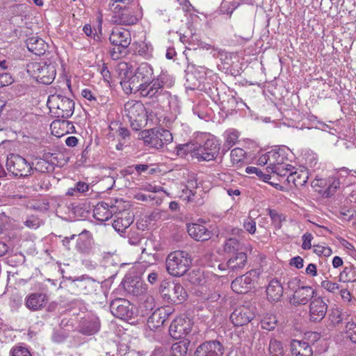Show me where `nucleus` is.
Segmentation results:
<instances>
[{
    "label": "nucleus",
    "mask_w": 356,
    "mask_h": 356,
    "mask_svg": "<svg viewBox=\"0 0 356 356\" xmlns=\"http://www.w3.org/2000/svg\"><path fill=\"white\" fill-rule=\"evenodd\" d=\"M346 333L352 342L356 343V324L354 322H348L346 325Z\"/></svg>",
    "instance_id": "50"
},
{
    "label": "nucleus",
    "mask_w": 356,
    "mask_h": 356,
    "mask_svg": "<svg viewBox=\"0 0 356 356\" xmlns=\"http://www.w3.org/2000/svg\"><path fill=\"white\" fill-rule=\"evenodd\" d=\"M188 343L179 341L175 343L171 348V356H186L188 351Z\"/></svg>",
    "instance_id": "37"
},
{
    "label": "nucleus",
    "mask_w": 356,
    "mask_h": 356,
    "mask_svg": "<svg viewBox=\"0 0 356 356\" xmlns=\"http://www.w3.org/2000/svg\"><path fill=\"white\" fill-rule=\"evenodd\" d=\"M149 50H151V48L144 42L138 44L135 49L136 52L138 55L144 57H147L149 56Z\"/></svg>",
    "instance_id": "53"
},
{
    "label": "nucleus",
    "mask_w": 356,
    "mask_h": 356,
    "mask_svg": "<svg viewBox=\"0 0 356 356\" xmlns=\"http://www.w3.org/2000/svg\"><path fill=\"white\" fill-rule=\"evenodd\" d=\"M101 74H102L104 81L109 82L111 74H110V72L108 71L107 67L105 65V64L103 65V66L101 69Z\"/></svg>",
    "instance_id": "62"
},
{
    "label": "nucleus",
    "mask_w": 356,
    "mask_h": 356,
    "mask_svg": "<svg viewBox=\"0 0 356 356\" xmlns=\"http://www.w3.org/2000/svg\"><path fill=\"white\" fill-rule=\"evenodd\" d=\"M290 264L297 268L300 269L303 267V259L300 257H296L291 259Z\"/></svg>",
    "instance_id": "60"
},
{
    "label": "nucleus",
    "mask_w": 356,
    "mask_h": 356,
    "mask_svg": "<svg viewBox=\"0 0 356 356\" xmlns=\"http://www.w3.org/2000/svg\"><path fill=\"white\" fill-rule=\"evenodd\" d=\"M309 179L308 170L305 168L291 172L286 178L289 184H293L297 188L303 186Z\"/></svg>",
    "instance_id": "30"
},
{
    "label": "nucleus",
    "mask_w": 356,
    "mask_h": 356,
    "mask_svg": "<svg viewBox=\"0 0 356 356\" xmlns=\"http://www.w3.org/2000/svg\"><path fill=\"white\" fill-rule=\"evenodd\" d=\"M259 275V272L257 270H250L245 274L235 278L232 282L231 288L236 293H246L254 287Z\"/></svg>",
    "instance_id": "8"
},
{
    "label": "nucleus",
    "mask_w": 356,
    "mask_h": 356,
    "mask_svg": "<svg viewBox=\"0 0 356 356\" xmlns=\"http://www.w3.org/2000/svg\"><path fill=\"white\" fill-rule=\"evenodd\" d=\"M133 0H111L108 4L109 9L112 12H118L122 9L129 8V5Z\"/></svg>",
    "instance_id": "42"
},
{
    "label": "nucleus",
    "mask_w": 356,
    "mask_h": 356,
    "mask_svg": "<svg viewBox=\"0 0 356 356\" xmlns=\"http://www.w3.org/2000/svg\"><path fill=\"white\" fill-rule=\"evenodd\" d=\"M268 213L270 216L273 223L277 229H280L282 221L285 220V217L282 214H280L274 209H268Z\"/></svg>",
    "instance_id": "45"
},
{
    "label": "nucleus",
    "mask_w": 356,
    "mask_h": 356,
    "mask_svg": "<svg viewBox=\"0 0 356 356\" xmlns=\"http://www.w3.org/2000/svg\"><path fill=\"white\" fill-rule=\"evenodd\" d=\"M168 315L164 308L156 309L147 320L149 327L153 330L161 327L168 318Z\"/></svg>",
    "instance_id": "28"
},
{
    "label": "nucleus",
    "mask_w": 356,
    "mask_h": 356,
    "mask_svg": "<svg viewBox=\"0 0 356 356\" xmlns=\"http://www.w3.org/2000/svg\"><path fill=\"white\" fill-rule=\"evenodd\" d=\"M191 256L187 252H172L166 258V270L172 276L181 277L191 268Z\"/></svg>",
    "instance_id": "3"
},
{
    "label": "nucleus",
    "mask_w": 356,
    "mask_h": 356,
    "mask_svg": "<svg viewBox=\"0 0 356 356\" xmlns=\"http://www.w3.org/2000/svg\"><path fill=\"white\" fill-rule=\"evenodd\" d=\"M72 293L76 295L92 296L99 288V283L88 277L81 276L74 279L70 283Z\"/></svg>",
    "instance_id": "10"
},
{
    "label": "nucleus",
    "mask_w": 356,
    "mask_h": 356,
    "mask_svg": "<svg viewBox=\"0 0 356 356\" xmlns=\"http://www.w3.org/2000/svg\"><path fill=\"white\" fill-rule=\"evenodd\" d=\"M339 280L343 282H356V268L352 266L345 267L339 275Z\"/></svg>",
    "instance_id": "36"
},
{
    "label": "nucleus",
    "mask_w": 356,
    "mask_h": 356,
    "mask_svg": "<svg viewBox=\"0 0 356 356\" xmlns=\"http://www.w3.org/2000/svg\"><path fill=\"white\" fill-rule=\"evenodd\" d=\"M51 134L57 138H60L74 129L72 122L65 120H56L52 122L50 125Z\"/></svg>",
    "instance_id": "25"
},
{
    "label": "nucleus",
    "mask_w": 356,
    "mask_h": 356,
    "mask_svg": "<svg viewBox=\"0 0 356 356\" xmlns=\"http://www.w3.org/2000/svg\"><path fill=\"white\" fill-rule=\"evenodd\" d=\"M189 282L193 284H202L203 281L202 273L199 270H192L188 275Z\"/></svg>",
    "instance_id": "49"
},
{
    "label": "nucleus",
    "mask_w": 356,
    "mask_h": 356,
    "mask_svg": "<svg viewBox=\"0 0 356 356\" xmlns=\"http://www.w3.org/2000/svg\"><path fill=\"white\" fill-rule=\"evenodd\" d=\"M40 116L36 114L26 113L24 116V125L29 135L36 134L38 127Z\"/></svg>",
    "instance_id": "33"
},
{
    "label": "nucleus",
    "mask_w": 356,
    "mask_h": 356,
    "mask_svg": "<svg viewBox=\"0 0 356 356\" xmlns=\"http://www.w3.org/2000/svg\"><path fill=\"white\" fill-rule=\"evenodd\" d=\"M243 227L248 232L252 234L256 231V222L252 218H248L243 222Z\"/></svg>",
    "instance_id": "54"
},
{
    "label": "nucleus",
    "mask_w": 356,
    "mask_h": 356,
    "mask_svg": "<svg viewBox=\"0 0 356 356\" xmlns=\"http://www.w3.org/2000/svg\"><path fill=\"white\" fill-rule=\"evenodd\" d=\"M306 273L310 275L312 277L317 275V270L315 264H309L306 268Z\"/></svg>",
    "instance_id": "61"
},
{
    "label": "nucleus",
    "mask_w": 356,
    "mask_h": 356,
    "mask_svg": "<svg viewBox=\"0 0 356 356\" xmlns=\"http://www.w3.org/2000/svg\"><path fill=\"white\" fill-rule=\"evenodd\" d=\"M285 157L279 151L273 149L268 152V158L269 165L266 168L267 172L274 169V167H277L278 165L282 164L284 161Z\"/></svg>",
    "instance_id": "34"
},
{
    "label": "nucleus",
    "mask_w": 356,
    "mask_h": 356,
    "mask_svg": "<svg viewBox=\"0 0 356 356\" xmlns=\"http://www.w3.org/2000/svg\"><path fill=\"white\" fill-rule=\"evenodd\" d=\"M277 323V320L275 315L267 314L261 321V327L264 330L270 331L275 327Z\"/></svg>",
    "instance_id": "39"
},
{
    "label": "nucleus",
    "mask_w": 356,
    "mask_h": 356,
    "mask_svg": "<svg viewBox=\"0 0 356 356\" xmlns=\"http://www.w3.org/2000/svg\"><path fill=\"white\" fill-rule=\"evenodd\" d=\"M6 167L14 177H22V156L17 154H10L7 157Z\"/></svg>",
    "instance_id": "24"
},
{
    "label": "nucleus",
    "mask_w": 356,
    "mask_h": 356,
    "mask_svg": "<svg viewBox=\"0 0 356 356\" xmlns=\"http://www.w3.org/2000/svg\"><path fill=\"white\" fill-rule=\"evenodd\" d=\"M163 86L164 82L162 80L159 79H154L153 78L149 83L141 86L140 90H137V92H139L143 97H157L162 94Z\"/></svg>",
    "instance_id": "20"
},
{
    "label": "nucleus",
    "mask_w": 356,
    "mask_h": 356,
    "mask_svg": "<svg viewBox=\"0 0 356 356\" xmlns=\"http://www.w3.org/2000/svg\"><path fill=\"white\" fill-rule=\"evenodd\" d=\"M321 286L324 289L332 293H335L339 290V285L337 283L332 282L330 280L323 281Z\"/></svg>",
    "instance_id": "52"
},
{
    "label": "nucleus",
    "mask_w": 356,
    "mask_h": 356,
    "mask_svg": "<svg viewBox=\"0 0 356 356\" xmlns=\"http://www.w3.org/2000/svg\"><path fill=\"white\" fill-rule=\"evenodd\" d=\"M47 300V296L44 293H33L26 300V307L32 310H37L43 307Z\"/></svg>",
    "instance_id": "32"
},
{
    "label": "nucleus",
    "mask_w": 356,
    "mask_h": 356,
    "mask_svg": "<svg viewBox=\"0 0 356 356\" xmlns=\"http://www.w3.org/2000/svg\"><path fill=\"white\" fill-rule=\"evenodd\" d=\"M188 234L195 241H204L211 237V232L204 225L200 223L189 224L187 227Z\"/></svg>",
    "instance_id": "23"
},
{
    "label": "nucleus",
    "mask_w": 356,
    "mask_h": 356,
    "mask_svg": "<svg viewBox=\"0 0 356 356\" xmlns=\"http://www.w3.org/2000/svg\"><path fill=\"white\" fill-rule=\"evenodd\" d=\"M220 150V145L214 138L207 139L203 145L184 144L177 147L178 155L183 156L190 152L193 158L198 161H210L214 160Z\"/></svg>",
    "instance_id": "2"
},
{
    "label": "nucleus",
    "mask_w": 356,
    "mask_h": 356,
    "mask_svg": "<svg viewBox=\"0 0 356 356\" xmlns=\"http://www.w3.org/2000/svg\"><path fill=\"white\" fill-rule=\"evenodd\" d=\"M112 13V22L115 24L127 26L135 24L138 22V18L130 8Z\"/></svg>",
    "instance_id": "22"
},
{
    "label": "nucleus",
    "mask_w": 356,
    "mask_h": 356,
    "mask_svg": "<svg viewBox=\"0 0 356 356\" xmlns=\"http://www.w3.org/2000/svg\"><path fill=\"white\" fill-rule=\"evenodd\" d=\"M74 102L61 95H52L49 97L47 106L50 112L56 118H68L74 111Z\"/></svg>",
    "instance_id": "7"
},
{
    "label": "nucleus",
    "mask_w": 356,
    "mask_h": 356,
    "mask_svg": "<svg viewBox=\"0 0 356 356\" xmlns=\"http://www.w3.org/2000/svg\"><path fill=\"white\" fill-rule=\"evenodd\" d=\"M270 356H284V348L281 342L271 339L269 343Z\"/></svg>",
    "instance_id": "40"
},
{
    "label": "nucleus",
    "mask_w": 356,
    "mask_h": 356,
    "mask_svg": "<svg viewBox=\"0 0 356 356\" xmlns=\"http://www.w3.org/2000/svg\"><path fill=\"white\" fill-rule=\"evenodd\" d=\"M99 330V323L97 321H90L83 325L81 333L86 335H92Z\"/></svg>",
    "instance_id": "41"
},
{
    "label": "nucleus",
    "mask_w": 356,
    "mask_h": 356,
    "mask_svg": "<svg viewBox=\"0 0 356 356\" xmlns=\"http://www.w3.org/2000/svg\"><path fill=\"white\" fill-rule=\"evenodd\" d=\"M11 356H22V346H17L13 348L10 352Z\"/></svg>",
    "instance_id": "64"
},
{
    "label": "nucleus",
    "mask_w": 356,
    "mask_h": 356,
    "mask_svg": "<svg viewBox=\"0 0 356 356\" xmlns=\"http://www.w3.org/2000/svg\"><path fill=\"white\" fill-rule=\"evenodd\" d=\"M138 138L144 141L145 145L157 149L173 140L170 131L159 128L143 130L139 133Z\"/></svg>",
    "instance_id": "6"
},
{
    "label": "nucleus",
    "mask_w": 356,
    "mask_h": 356,
    "mask_svg": "<svg viewBox=\"0 0 356 356\" xmlns=\"http://www.w3.org/2000/svg\"><path fill=\"white\" fill-rule=\"evenodd\" d=\"M316 297V291L311 286H301L297 289L292 297L290 303L294 306L305 305Z\"/></svg>",
    "instance_id": "18"
},
{
    "label": "nucleus",
    "mask_w": 356,
    "mask_h": 356,
    "mask_svg": "<svg viewBox=\"0 0 356 356\" xmlns=\"http://www.w3.org/2000/svg\"><path fill=\"white\" fill-rule=\"evenodd\" d=\"M25 225L30 228L36 229L40 226V222L37 218L32 216L26 220Z\"/></svg>",
    "instance_id": "57"
},
{
    "label": "nucleus",
    "mask_w": 356,
    "mask_h": 356,
    "mask_svg": "<svg viewBox=\"0 0 356 356\" xmlns=\"http://www.w3.org/2000/svg\"><path fill=\"white\" fill-rule=\"evenodd\" d=\"M254 316L249 306L237 307L230 315V320L235 326H243L250 322Z\"/></svg>",
    "instance_id": "17"
},
{
    "label": "nucleus",
    "mask_w": 356,
    "mask_h": 356,
    "mask_svg": "<svg viewBox=\"0 0 356 356\" xmlns=\"http://www.w3.org/2000/svg\"><path fill=\"white\" fill-rule=\"evenodd\" d=\"M290 346L293 356H312V349L307 342L294 339Z\"/></svg>",
    "instance_id": "29"
},
{
    "label": "nucleus",
    "mask_w": 356,
    "mask_h": 356,
    "mask_svg": "<svg viewBox=\"0 0 356 356\" xmlns=\"http://www.w3.org/2000/svg\"><path fill=\"white\" fill-rule=\"evenodd\" d=\"M327 310V305L320 296L313 298L309 306V321L312 322L321 321Z\"/></svg>",
    "instance_id": "16"
},
{
    "label": "nucleus",
    "mask_w": 356,
    "mask_h": 356,
    "mask_svg": "<svg viewBox=\"0 0 356 356\" xmlns=\"http://www.w3.org/2000/svg\"><path fill=\"white\" fill-rule=\"evenodd\" d=\"M161 293L163 298L170 303L179 304L187 297V293L182 285L174 282L163 284Z\"/></svg>",
    "instance_id": "9"
},
{
    "label": "nucleus",
    "mask_w": 356,
    "mask_h": 356,
    "mask_svg": "<svg viewBox=\"0 0 356 356\" xmlns=\"http://www.w3.org/2000/svg\"><path fill=\"white\" fill-rule=\"evenodd\" d=\"M313 236L310 233H305L302 236V247L304 250H309L312 247V240Z\"/></svg>",
    "instance_id": "56"
},
{
    "label": "nucleus",
    "mask_w": 356,
    "mask_h": 356,
    "mask_svg": "<svg viewBox=\"0 0 356 356\" xmlns=\"http://www.w3.org/2000/svg\"><path fill=\"white\" fill-rule=\"evenodd\" d=\"M26 45L28 51L36 56L42 55L46 51V43L36 35L27 38L26 40Z\"/></svg>",
    "instance_id": "26"
},
{
    "label": "nucleus",
    "mask_w": 356,
    "mask_h": 356,
    "mask_svg": "<svg viewBox=\"0 0 356 356\" xmlns=\"http://www.w3.org/2000/svg\"><path fill=\"white\" fill-rule=\"evenodd\" d=\"M222 345L217 341H207L200 344L195 352V356H222Z\"/></svg>",
    "instance_id": "19"
},
{
    "label": "nucleus",
    "mask_w": 356,
    "mask_h": 356,
    "mask_svg": "<svg viewBox=\"0 0 356 356\" xmlns=\"http://www.w3.org/2000/svg\"><path fill=\"white\" fill-rule=\"evenodd\" d=\"M267 298L270 301L277 302L283 296V287L277 280H271L266 289Z\"/></svg>",
    "instance_id": "31"
},
{
    "label": "nucleus",
    "mask_w": 356,
    "mask_h": 356,
    "mask_svg": "<svg viewBox=\"0 0 356 356\" xmlns=\"http://www.w3.org/2000/svg\"><path fill=\"white\" fill-rule=\"evenodd\" d=\"M128 204L123 202L115 214V219L113 222V228L118 232H123L134 222V216L130 213Z\"/></svg>",
    "instance_id": "12"
},
{
    "label": "nucleus",
    "mask_w": 356,
    "mask_h": 356,
    "mask_svg": "<svg viewBox=\"0 0 356 356\" xmlns=\"http://www.w3.org/2000/svg\"><path fill=\"white\" fill-rule=\"evenodd\" d=\"M340 293H341V296L342 299L344 301L350 302L351 295H350V293L349 292V291H348L346 289H341Z\"/></svg>",
    "instance_id": "63"
},
{
    "label": "nucleus",
    "mask_w": 356,
    "mask_h": 356,
    "mask_svg": "<svg viewBox=\"0 0 356 356\" xmlns=\"http://www.w3.org/2000/svg\"><path fill=\"white\" fill-rule=\"evenodd\" d=\"M239 248V241L235 238L227 239L224 245V250L226 252H232L238 250Z\"/></svg>",
    "instance_id": "48"
},
{
    "label": "nucleus",
    "mask_w": 356,
    "mask_h": 356,
    "mask_svg": "<svg viewBox=\"0 0 356 356\" xmlns=\"http://www.w3.org/2000/svg\"><path fill=\"white\" fill-rule=\"evenodd\" d=\"M121 86L127 94L136 93L140 88L153 79V68L147 63H140L134 72L127 63H121L118 66Z\"/></svg>",
    "instance_id": "1"
},
{
    "label": "nucleus",
    "mask_w": 356,
    "mask_h": 356,
    "mask_svg": "<svg viewBox=\"0 0 356 356\" xmlns=\"http://www.w3.org/2000/svg\"><path fill=\"white\" fill-rule=\"evenodd\" d=\"M22 305V298L19 291L15 289L12 291L10 298V306L12 310L17 311Z\"/></svg>",
    "instance_id": "44"
},
{
    "label": "nucleus",
    "mask_w": 356,
    "mask_h": 356,
    "mask_svg": "<svg viewBox=\"0 0 356 356\" xmlns=\"http://www.w3.org/2000/svg\"><path fill=\"white\" fill-rule=\"evenodd\" d=\"M238 138V134L236 131H229L226 134L225 145L229 149L234 145Z\"/></svg>",
    "instance_id": "51"
},
{
    "label": "nucleus",
    "mask_w": 356,
    "mask_h": 356,
    "mask_svg": "<svg viewBox=\"0 0 356 356\" xmlns=\"http://www.w3.org/2000/svg\"><path fill=\"white\" fill-rule=\"evenodd\" d=\"M248 261V257L245 252H237L232 255L227 261L225 266L228 270L233 272H238L245 266Z\"/></svg>",
    "instance_id": "27"
},
{
    "label": "nucleus",
    "mask_w": 356,
    "mask_h": 356,
    "mask_svg": "<svg viewBox=\"0 0 356 356\" xmlns=\"http://www.w3.org/2000/svg\"><path fill=\"white\" fill-rule=\"evenodd\" d=\"M112 314L120 319H127L132 316L133 308L129 300L124 298H116L110 303Z\"/></svg>",
    "instance_id": "14"
},
{
    "label": "nucleus",
    "mask_w": 356,
    "mask_h": 356,
    "mask_svg": "<svg viewBox=\"0 0 356 356\" xmlns=\"http://www.w3.org/2000/svg\"><path fill=\"white\" fill-rule=\"evenodd\" d=\"M40 143V139L34 134L33 136H26L24 134V145H26V148L29 149L30 151H33L39 146Z\"/></svg>",
    "instance_id": "43"
},
{
    "label": "nucleus",
    "mask_w": 356,
    "mask_h": 356,
    "mask_svg": "<svg viewBox=\"0 0 356 356\" xmlns=\"http://www.w3.org/2000/svg\"><path fill=\"white\" fill-rule=\"evenodd\" d=\"M294 168L290 165L285 163L284 161L282 164L278 165L277 167H274L270 173H275L280 177H288L291 172H293Z\"/></svg>",
    "instance_id": "38"
},
{
    "label": "nucleus",
    "mask_w": 356,
    "mask_h": 356,
    "mask_svg": "<svg viewBox=\"0 0 356 356\" xmlns=\"http://www.w3.org/2000/svg\"><path fill=\"white\" fill-rule=\"evenodd\" d=\"M191 330V320L186 316H179L175 319L169 327V333L176 339H181Z\"/></svg>",
    "instance_id": "13"
},
{
    "label": "nucleus",
    "mask_w": 356,
    "mask_h": 356,
    "mask_svg": "<svg viewBox=\"0 0 356 356\" xmlns=\"http://www.w3.org/2000/svg\"><path fill=\"white\" fill-rule=\"evenodd\" d=\"M110 42L115 46L124 50L127 49L131 41V33L128 29L115 27L112 29L109 35Z\"/></svg>",
    "instance_id": "15"
},
{
    "label": "nucleus",
    "mask_w": 356,
    "mask_h": 356,
    "mask_svg": "<svg viewBox=\"0 0 356 356\" xmlns=\"http://www.w3.org/2000/svg\"><path fill=\"white\" fill-rule=\"evenodd\" d=\"M76 191L79 193H84L89 189V186L83 181H79L75 186Z\"/></svg>",
    "instance_id": "59"
},
{
    "label": "nucleus",
    "mask_w": 356,
    "mask_h": 356,
    "mask_svg": "<svg viewBox=\"0 0 356 356\" xmlns=\"http://www.w3.org/2000/svg\"><path fill=\"white\" fill-rule=\"evenodd\" d=\"M230 158L233 165L241 167L245 159V152L241 148H234L231 151Z\"/></svg>",
    "instance_id": "35"
},
{
    "label": "nucleus",
    "mask_w": 356,
    "mask_h": 356,
    "mask_svg": "<svg viewBox=\"0 0 356 356\" xmlns=\"http://www.w3.org/2000/svg\"><path fill=\"white\" fill-rule=\"evenodd\" d=\"M109 128L111 131L115 130L117 135L120 136L122 139H125L129 136V130L125 127H121L117 122H111L109 125Z\"/></svg>",
    "instance_id": "47"
},
{
    "label": "nucleus",
    "mask_w": 356,
    "mask_h": 356,
    "mask_svg": "<svg viewBox=\"0 0 356 356\" xmlns=\"http://www.w3.org/2000/svg\"><path fill=\"white\" fill-rule=\"evenodd\" d=\"M124 290L129 294L140 296L147 291V285L138 277H127L123 282Z\"/></svg>",
    "instance_id": "21"
},
{
    "label": "nucleus",
    "mask_w": 356,
    "mask_h": 356,
    "mask_svg": "<svg viewBox=\"0 0 356 356\" xmlns=\"http://www.w3.org/2000/svg\"><path fill=\"white\" fill-rule=\"evenodd\" d=\"M13 80L11 75L8 73L0 74V86H8L13 83Z\"/></svg>",
    "instance_id": "55"
},
{
    "label": "nucleus",
    "mask_w": 356,
    "mask_h": 356,
    "mask_svg": "<svg viewBox=\"0 0 356 356\" xmlns=\"http://www.w3.org/2000/svg\"><path fill=\"white\" fill-rule=\"evenodd\" d=\"M122 204L123 201L121 200H115L114 202L111 200L110 203H98L93 210V216L99 221H106L113 216V213H116L118 212Z\"/></svg>",
    "instance_id": "11"
},
{
    "label": "nucleus",
    "mask_w": 356,
    "mask_h": 356,
    "mask_svg": "<svg viewBox=\"0 0 356 356\" xmlns=\"http://www.w3.org/2000/svg\"><path fill=\"white\" fill-rule=\"evenodd\" d=\"M143 190L152 192V193H158L159 191H163V188L161 186H157L152 184H147L143 186Z\"/></svg>",
    "instance_id": "58"
},
{
    "label": "nucleus",
    "mask_w": 356,
    "mask_h": 356,
    "mask_svg": "<svg viewBox=\"0 0 356 356\" xmlns=\"http://www.w3.org/2000/svg\"><path fill=\"white\" fill-rule=\"evenodd\" d=\"M28 76L42 84H50L56 76V68L53 64L46 63L31 62L26 65Z\"/></svg>",
    "instance_id": "4"
},
{
    "label": "nucleus",
    "mask_w": 356,
    "mask_h": 356,
    "mask_svg": "<svg viewBox=\"0 0 356 356\" xmlns=\"http://www.w3.org/2000/svg\"><path fill=\"white\" fill-rule=\"evenodd\" d=\"M124 113L134 130H140L147 124L146 109L140 102L135 100L127 102L124 106Z\"/></svg>",
    "instance_id": "5"
},
{
    "label": "nucleus",
    "mask_w": 356,
    "mask_h": 356,
    "mask_svg": "<svg viewBox=\"0 0 356 356\" xmlns=\"http://www.w3.org/2000/svg\"><path fill=\"white\" fill-rule=\"evenodd\" d=\"M245 172L248 174H255L258 177H259L265 182H269V180L271 178L270 173L267 172L265 173L256 167H247Z\"/></svg>",
    "instance_id": "46"
}]
</instances>
